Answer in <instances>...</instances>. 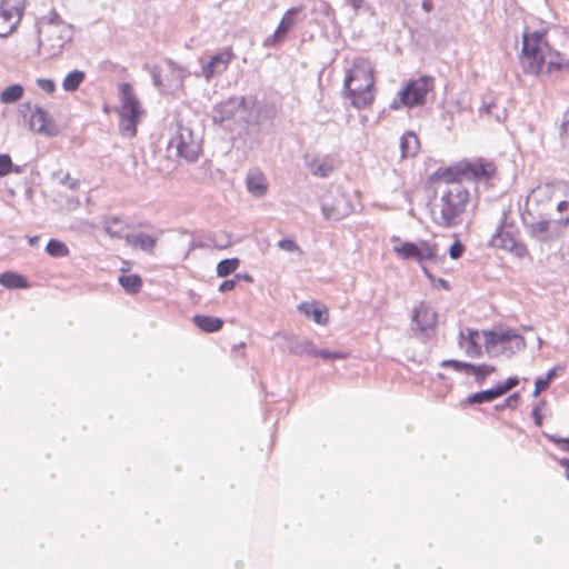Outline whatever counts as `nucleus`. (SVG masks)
<instances>
[{
	"mask_svg": "<svg viewBox=\"0 0 569 569\" xmlns=\"http://www.w3.org/2000/svg\"><path fill=\"white\" fill-rule=\"evenodd\" d=\"M276 110L272 106L260 102L256 97L233 96L216 103L210 112L213 124L230 128L239 123L246 130L258 128L263 120H272Z\"/></svg>",
	"mask_w": 569,
	"mask_h": 569,
	"instance_id": "f257e3e1",
	"label": "nucleus"
},
{
	"mask_svg": "<svg viewBox=\"0 0 569 569\" xmlns=\"http://www.w3.org/2000/svg\"><path fill=\"white\" fill-rule=\"evenodd\" d=\"M443 186H439L441 194L431 209L432 221L443 228H453L462 223L469 191L457 181L453 169L449 168L441 174Z\"/></svg>",
	"mask_w": 569,
	"mask_h": 569,
	"instance_id": "f03ea898",
	"label": "nucleus"
},
{
	"mask_svg": "<svg viewBox=\"0 0 569 569\" xmlns=\"http://www.w3.org/2000/svg\"><path fill=\"white\" fill-rule=\"evenodd\" d=\"M520 62L526 73L538 74L547 66V71L560 70L567 66V60L553 52L546 41L545 34L538 31L522 34Z\"/></svg>",
	"mask_w": 569,
	"mask_h": 569,
	"instance_id": "7ed1b4c3",
	"label": "nucleus"
},
{
	"mask_svg": "<svg viewBox=\"0 0 569 569\" xmlns=\"http://www.w3.org/2000/svg\"><path fill=\"white\" fill-rule=\"evenodd\" d=\"M38 48L41 54L56 57L73 38L72 26L64 22L57 12L41 17L37 22Z\"/></svg>",
	"mask_w": 569,
	"mask_h": 569,
	"instance_id": "20e7f679",
	"label": "nucleus"
},
{
	"mask_svg": "<svg viewBox=\"0 0 569 569\" xmlns=\"http://www.w3.org/2000/svg\"><path fill=\"white\" fill-rule=\"evenodd\" d=\"M557 211L566 213L559 219H545L537 212L525 210L521 220L527 233L537 241L549 242L558 239L569 226V201L561 200L556 206Z\"/></svg>",
	"mask_w": 569,
	"mask_h": 569,
	"instance_id": "39448f33",
	"label": "nucleus"
},
{
	"mask_svg": "<svg viewBox=\"0 0 569 569\" xmlns=\"http://www.w3.org/2000/svg\"><path fill=\"white\" fill-rule=\"evenodd\" d=\"M373 74L370 66L365 62H356L345 78L343 88L351 104L357 109L369 107L373 101Z\"/></svg>",
	"mask_w": 569,
	"mask_h": 569,
	"instance_id": "423d86ee",
	"label": "nucleus"
},
{
	"mask_svg": "<svg viewBox=\"0 0 569 569\" xmlns=\"http://www.w3.org/2000/svg\"><path fill=\"white\" fill-rule=\"evenodd\" d=\"M485 348L490 357H512L526 347L525 338L515 329L483 331Z\"/></svg>",
	"mask_w": 569,
	"mask_h": 569,
	"instance_id": "0eeeda50",
	"label": "nucleus"
},
{
	"mask_svg": "<svg viewBox=\"0 0 569 569\" xmlns=\"http://www.w3.org/2000/svg\"><path fill=\"white\" fill-rule=\"evenodd\" d=\"M119 130L123 137L132 138L137 133V123L142 113L141 104L130 83L120 86Z\"/></svg>",
	"mask_w": 569,
	"mask_h": 569,
	"instance_id": "6e6552de",
	"label": "nucleus"
},
{
	"mask_svg": "<svg viewBox=\"0 0 569 569\" xmlns=\"http://www.w3.org/2000/svg\"><path fill=\"white\" fill-rule=\"evenodd\" d=\"M433 84L435 79L429 76H421L416 80H410L398 92V99L390 103V108L398 110L401 106L412 108L425 104L427 94L433 90Z\"/></svg>",
	"mask_w": 569,
	"mask_h": 569,
	"instance_id": "1a4fd4ad",
	"label": "nucleus"
},
{
	"mask_svg": "<svg viewBox=\"0 0 569 569\" xmlns=\"http://www.w3.org/2000/svg\"><path fill=\"white\" fill-rule=\"evenodd\" d=\"M168 151H174L177 157L188 162H194L201 152V143L200 140L193 136L190 128L179 123L177 124L174 134L169 140Z\"/></svg>",
	"mask_w": 569,
	"mask_h": 569,
	"instance_id": "9d476101",
	"label": "nucleus"
},
{
	"mask_svg": "<svg viewBox=\"0 0 569 569\" xmlns=\"http://www.w3.org/2000/svg\"><path fill=\"white\" fill-rule=\"evenodd\" d=\"M455 171L453 176L457 181H460L461 179L488 181L496 172V166L491 161L478 159L456 167Z\"/></svg>",
	"mask_w": 569,
	"mask_h": 569,
	"instance_id": "9b49d317",
	"label": "nucleus"
},
{
	"mask_svg": "<svg viewBox=\"0 0 569 569\" xmlns=\"http://www.w3.org/2000/svg\"><path fill=\"white\" fill-rule=\"evenodd\" d=\"M24 108L30 112L29 127L32 131L46 137L59 134V127L48 111L40 106H31L30 103H26Z\"/></svg>",
	"mask_w": 569,
	"mask_h": 569,
	"instance_id": "f8f14e48",
	"label": "nucleus"
},
{
	"mask_svg": "<svg viewBox=\"0 0 569 569\" xmlns=\"http://www.w3.org/2000/svg\"><path fill=\"white\" fill-rule=\"evenodd\" d=\"M491 244L507 250L518 258H523L528 254L526 244L519 241L511 230H506L502 224L497 228L496 233L492 236Z\"/></svg>",
	"mask_w": 569,
	"mask_h": 569,
	"instance_id": "ddd939ff",
	"label": "nucleus"
},
{
	"mask_svg": "<svg viewBox=\"0 0 569 569\" xmlns=\"http://www.w3.org/2000/svg\"><path fill=\"white\" fill-rule=\"evenodd\" d=\"M352 206L349 199L343 193H337L332 202L326 199L321 203V211L327 220H341L352 212Z\"/></svg>",
	"mask_w": 569,
	"mask_h": 569,
	"instance_id": "4468645a",
	"label": "nucleus"
},
{
	"mask_svg": "<svg viewBox=\"0 0 569 569\" xmlns=\"http://www.w3.org/2000/svg\"><path fill=\"white\" fill-rule=\"evenodd\" d=\"M483 331L467 328L459 333V347L470 358H478L482 355Z\"/></svg>",
	"mask_w": 569,
	"mask_h": 569,
	"instance_id": "2eb2a0df",
	"label": "nucleus"
},
{
	"mask_svg": "<svg viewBox=\"0 0 569 569\" xmlns=\"http://www.w3.org/2000/svg\"><path fill=\"white\" fill-rule=\"evenodd\" d=\"M412 322L417 325L421 333L429 337L430 331L436 326L437 313L431 307L421 302L413 310Z\"/></svg>",
	"mask_w": 569,
	"mask_h": 569,
	"instance_id": "dca6fc26",
	"label": "nucleus"
},
{
	"mask_svg": "<svg viewBox=\"0 0 569 569\" xmlns=\"http://www.w3.org/2000/svg\"><path fill=\"white\" fill-rule=\"evenodd\" d=\"M555 196L553 186L546 183L540 184L537 188L532 189L530 194L526 201V209L537 212L538 216H541L540 206L548 203Z\"/></svg>",
	"mask_w": 569,
	"mask_h": 569,
	"instance_id": "f3484780",
	"label": "nucleus"
},
{
	"mask_svg": "<svg viewBox=\"0 0 569 569\" xmlns=\"http://www.w3.org/2000/svg\"><path fill=\"white\" fill-rule=\"evenodd\" d=\"M232 53L229 51L219 52L213 54L210 60L202 66V74L207 80L216 74L224 72L231 61Z\"/></svg>",
	"mask_w": 569,
	"mask_h": 569,
	"instance_id": "a211bd4d",
	"label": "nucleus"
},
{
	"mask_svg": "<svg viewBox=\"0 0 569 569\" xmlns=\"http://www.w3.org/2000/svg\"><path fill=\"white\" fill-rule=\"evenodd\" d=\"M301 12V8L293 7L286 11L278 28L271 37L266 40V46L274 44L278 40L282 39L283 36L296 24L298 16Z\"/></svg>",
	"mask_w": 569,
	"mask_h": 569,
	"instance_id": "6ab92c4d",
	"label": "nucleus"
},
{
	"mask_svg": "<svg viewBox=\"0 0 569 569\" xmlns=\"http://www.w3.org/2000/svg\"><path fill=\"white\" fill-rule=\"evenodd\" d=\"M246 184L248 191L254 197L263 196L268 188L267 180L259 170H251L247 174Z\"/></svg>",
	"mask_w": 569,
	"mask_h": 569,
	"instance_id": "aec40b11",
	"label": "nucleus"
},
{
	"mask_svg": "<svg viewBox=\"0 0 569 569\" xmlns=\"http://www.w3.org/2000/svg\"><path fill=\"white\" fill-rule=\"evenodd\" d=\"M419 248V256H418V263L422 267L423 273L428 278H432L429 270L423 266L425 261L427 260H435L437 258V244L431 243L427 240H420L418 242Z\"/></svg>",
	"mask_w": 569,
	"mask_h": 569,
	"instance_id": "412c9836",
	"label": "nucleus"
},
{
	"mask_svg": "<svg viewBox=\"0 0 569 569\" xmlns=\"http://www.w3.org/2000/svg\"><path fill=\"white\" fill-rule=\"evenodd\" d=\"M127 242L146 252L151 253L156 247L157 239L150 234L138 232L126 236Z\"/></svg>",
	"mask_w": 569,
	"mask_h": 569,
	"instance_id": "4be33fe9",
	"label": "nucleus"
},
{
	"mask_svg": "<svg viewBox=\"0 0 569 569\" xmlns=\"http://www.w3.org/2000/svg\"><path fill=\"white\" fill-rule=\"evenodd\" d=\"M22 17L17 12L0 9V37L6 38L13 32Z\"/></svg>",
	"mask_w": 569,
	"mask_h": 569,
	"instance_id": "5701e85b",
	"label": "nucleus"
},
{
	"mask_svg": "<svg viewBox=\"0 0 569 569\" xmlns=\"http://www.w3.org/2000/svg\"><path fill=\"white\" fill-rule=\"evenodd\" d=\"M420 148V142L416 133L408 131L400 139V149L402 158L413 157Z\"/></svg>",
	"mask_w": 569,
	"mask_h": 569,
	"instance_id": "b1692460",
	"label": "nucleus"
},
{
	"mask_svg": "<svg viewBox=\"0 0 569 569\" xmlns=\"http://www.w3.org/2000/svg\"><path fill=\"white\" fill-rule=\"evenodd\" d=\"M308 167L312 174L321 178L328 177L335 170V164L329 158L312 159L308 162Z\"/></svg>",
	"mask_w": 569,
	"mask_h": 569,
	"instance_id": "393cba45",
	"label": "nucleus"
},
{
	"mask_svg": "<svg viewBox=\"0 0 569 569\" xmlns=\"http://www.w3.org/2000/svg\"><path fill=\"white\" fill-rule=\"evenodd\" d=\"M193 322L204 332H217L223 326V321L220 318L202 315L194 316Z\"/></svg>",
	"mask_w": 569,
	"mask_h": 569,
	"instance_id": "a878e982",
	"label": "nucleus"
},
{
	"mask_svg": "<svg viewBox=\"0 0 569 569\" xmlns=\"http://www.w3.org/2000/svg\"><path fill=\"white\" fill-rule=\"evenodd\" d=\"M298 309L307 317H311L318 325H326L328 321L327 310L317 307L312 302H302L299 305Z\"/></svg>",
	"mask_w": 569,
	"mask_h": 569,
	"instance_id": "bb28decb",
	"label": "nucleus"
},
{
	"mask_svg": "<svg viewBox=\"0 0 569 569\" xmlns=\"http://www.w3.org/2000/svg\"><path fill=\"white\" fill-rule=\"evenodd\" d=\"M499 397H501V396H500L497 387H493V388H490L487 390H482V391H478V392L469 395L467 397V399L465 400V403H468V405L488 403V402L496 400Z\"/></svg>",
	"mask_w": 569,
	"mask_h": 569,
	"instance_id": "cd10ccee",
	"label": "nucleus"
},
{
	"mask_svg": "<svg viewBox=\"0 0 569 569\" xmlns=\"http://www.w3.org/2000/svg\"><path fill=\"white\" fill-rule=\"evenodd\" d=\"M0 284L8 289H22L28 287V281L19 273L6 271L0 274Z\"/></svg>",
	"mask_w": 569,
	"mask_h": 569,
	"instance_id": "c85d7f7f",
	"label": "nucleus"
},
{
	"mask_svg": "<svg viewBox=\"0 0 569 569\" xmlns=\"http://www.w3.org/2000/svg\"><path fill=\"white\" fill-rule=\"evenodd\" d=\"M342 9L347 11L350 19L361 13L372 14L371 8L366 0H345Z\"/></svg>",
	"mask_w": 569,
	"mask_h": 569,
	"instance_id": "c756f323",
	"label": "nucleus"
},
{
	"mask_svg": "<svg viewBox=\"0 0 569 569\" xmlns=\"http://www.w3.org/2000/svg\"><path fill=\"white\" fill-rule=\"evenodd\" d=\"M289 351L297 356L316 357V346L307 339L291 341Z\"/></svg>",
	"mask_w": 569,
	"mask_h": 569,
	"instance_id": "7c9ffc66",
	"label": "nucleus"
},
{
	"mask_svg": "<svg viewBox=\"0 0 569 569\" xmlns=\"http://www.w3.org/2000/svg\"><path fill=\"white\" fill-rule=\"evenodd\" d=\"M393 251L403 260H415L418 262V242H403L399 247H393Z\"/></svg>",
	"mask_w": 569,
	"mask_h": 569,
	"instance_id": "2f4dec72",
	"label": "nucleus"
},
{
	"mask_svg": "<svg viewBox=\"0 0 569 569\" xmlns=\"http://www.w3.org/2000/svg\"><path fill=\"white\" fill-rule=\"evenodd\" d=\"M104 231L112 238H121L126 223L118 217H110L103 220Z\"/></svg>",
	"mask_w": 569,
	"mask_h": 569,
	"instance_id": "473e14b6",
	"label": "nucleus"
},
{
	"mask_svg": "<svg viewBox=\"0 0 569 569\" xmlns=\"http://www.w3.org/2000/svg\"><path fill=\"white\" fill-rule=\"evenodd\" d=\"M119 283L128 293H137L142 287V279L138 274H122L119 277Z\"/></svg>",
	"mask_w": 569,
	"mask_h": 569,
	"instance_id": "72a5a7b5",
	"label": "nucleus"
},
{
	"mask_svg": "<svg viewBox=\"0 0 569 569\" xmlns=\"http://www.w3.org/2000/svg\"><path fill=\"white\" fill-rule=\"evenodd\" d=\"M23 96V87L21 84H11L0 93V101L2 103H14Z\"/></svg>",
	"mask_w": 569,
	"mask_h": 569,
	"instance_id": "f704fd0d",
	"label": "nucleus"
},
{
	"mask_svg": "<svg viewBox=\"0 0 569 569\" xmlns=\"http://www.w3.org/2000/svg\"><path fill=\"white\" fill-rule=\"evenodd\" d=\"M84 80V72L80 70H73L69 72L62 82V87L66 91L72 92L76 91L81 82Z\"/></svg>",
	"mask_w": 569,
	"mask_h": 569,
	"instance_id": "c9c22d12",
	"label": "nucleus"
},
{
	"mask_svg": "<svg viewBox=\"0 0 569 569\" xmlns=\"http://www.w3.org/2000/svg\"><path fill=\"white\" fill-rule=\"evenodd\" d=\"M46 252L51 257L62 258L69 254V249L64 242L57 239H50L46 246Z\"/></svg>",
	"mask_w": 569,
	"mask_h": 569,
	"instance_id": "e433bc0d",
	"label": "nucleus"
},
{
	"mask_svg": "<svg viewBox=\"0 0 569 569\" xmlns=\"http://www.w3.org/2000/svg\"><path fill=\"white\" fill-rule=\"evenodd\" d=\"M496 368L486 363L482 365H472L468 375H472L477 383L481 385L486 380V378L495 372Z\"/></svg>",
	"mask_w": 569,
	"mask_h": 569,
	"instance_id": "4c0bfd02",
	"label": "nucleus"
},
{
	"mask_svg": "<svg viewBox=\"0 0 569 569\" xmlns=\"http://www.w3.org/2000/svg\"><path fill=\"white\" fill-rule=\"evenodd\" d=\"M238 258L223 259L217 264L218 277H228L233 273L239 266Z\"/></svg>",
	"mask_w": 569,
	"mask_h": 569,
	"instance_id": "58836bf2",
	"label": "nucleus"
},
{
	"mask_svg": "<svg viewBox=\"0 0 569 569\" xmlns=\"http://www.w3.org/2000/svg\"><path fill=\"white\" fill-rule=\"evenodd\" d=\"M26 0H0V9H6L10 12H17L22 17L24 11Z\"/></svg>",
	"mask_w": 569,
	"mask_h": 569,
	"instance_id": "ea45409f",
	"label": "nucleus"
},
{
	"mask_svg": "<svg viewBox=\"0 0 569 569\" xmlns=\"http://www.w3.org/2000/svg\"><path fill=\"white\" fill-rule=\"evenodd\" d=\"M150 73H151V78H152V83L156 88H158L159 90L162 91L168 87L164 83V80L162 77L163 69L161 67L153 66L150 70Z\"/></svg>",
	"mask_w": 569,
	"mask_h": 569,
	"instance_id": "a19ab883",
	"label": "nucleus"
},
{
	"mask_svg": "<svg viewBox=\"0 0 569 569\" xmlns=\"http://www.w3.org/2000/svg\"><path fill=\"white\" fill-rule=\"evenodd\" d=\"M440 365H441V367H451L458 372L465 371L467 375H468L470 368H472V363L453 360V359L443 360Z\"/></svg>",
	"mask_w": 569,
	"mask_h": 569,
	"instance_id": "79ce46f5",
	"label": "nucleus"
},
{
	"mask_svg": "<svg viewBox=\"0 0 569 569\" xmlns=\"http://www.w3.org/2000/svg\"><path fill=\"white\" fill-rule=\"evenodd\" d=\"M167 69L172 79H174V81L177 82V86H181L183 79V70L177 67L171 60L167 62Z\"/></svg>",
	"mask_w": 569,
	"mask_h": 569,
	"instance_id": "37998d69",
	"label": "nucleus"
},
{
	"mask_svg": "<svg viewBox=\"0 0 569 569\" xmlns=\"http://www.w3.org/2000/svg\"><path fill=\"white\" fill-rule=\"evenodd\" d=\"M518 383H519V379L517 377H509L505 382H500L496 387H497L500 396H503L508 391L513 389Z\"/></svg>",
	"mask_w": 569,
	"mask_h": 569,
	"instance_id": "c03bdc74",
	"label": "nucleus"
},
{
	"mask_svg": "<svg viewBox=\"0 0 569 569\" xmlns=\"http://www.w3.org/2000/svg\"><path fill=\"white\" fill-rule=\"evenodd\" d=\"M549 441L553 442L561 450L569 452V438H561L557 435H546Z\"/></svg>",
	"mask_w": 569,
	"mask_h": 569,
	"instance_id": "a18cd8bd",
	"label": "nucleus"
},
{
	"mask_svg": "<svg viewBox=\"0 0 569 569\" xmlns=\"http://www.w3.org/2000/svg\"><path fill=\"white\" fill-rule=\"evenodd\" d=\"M465 246L458 239L449 248V256L453 260L461 258Z\"/></svg>",
	"mask_w": 569,
	"mask_h": 569,
	"instance_id": "49530a36",
	"label": "nucleus"
},
{
	"mask_svg": "<svg viewBox=\"0 0 569 569\" xmlns=\"http://www.w3.org/2000/svg\"><path fill=\"white\" fill-rule=\"evenodd\" d=\"M12 169V161L8 154H0V177H6Z\"/></svg>",
	"mask_w": 569,
	"mask_h": 569,
	"instance_id": "de8ad7c7",
	"label": "nucleus"
},
{
	"mask_svg": "<svg viewBox=\"0 0 569 569\" xmlns=\"http://www.w3.org/2000/svg\"><path fill=\"white\" fill-rule=\"evenodd\" d=\"M278 247L281 250L288 251V252H300L299 246L291 239H281L278 241Z\"/></svg>",
	"mask_w": 569,
	"mask_h": 569,
	"instance_id": "09e8293b",
	"label": "nucleus"
},
{
	"mask_svg": "<svg viewBox=\"0 0 569 569\" xmlns=\"http://www.w3.org/2000/svg\"><path fill=\"white\" fill-rule=\"evenodd\" d=\"M518 400H519V393H512L511 396H509L503 403L501 405H497L496 406V410L500 411V410H503L506 408H510V409H515L517 403H518Z\"/></svg>",
	"mask_w": 569,
	"mask_h": 569,
	"instance_id": "8fccbe9b",
	"label": "nucleus"
},
{
	"mask_svg": "<svg viewBox=\"0 0 569 569\" xmlns=\"http://www.w3.org/2000/svg\"><path fill=\"white\" fill-rule=\"evenodd\" d=\"M38 87L47 93H52L56 89L54 82L47 78H39L37 80Z\"/></svg>",
	"mask_w": 569,
	"mask_h": 569,
	"instance_id": "3c124183",
	"label": "nucleus"
},
{
	"mask_svg": "<svg viewBox=\"0 0 569 569\" xmlns=\"http://www.w3.org/2000/svg\"><path fill=\"white\" fill-rule=\"evenodd\" d=\"M550 386V382L546 378H537L535 381V390L533 396H539L540 392L547 390Z\"/></svg>",
	"mask_w": 569,
	"mask_h": 569,
	"instance_id": "603ef678",
	"label": "nucleus"
},
{
	"mask_svg": "<svg viewBox=\"0 0 569 569\" xmlns=\"http://www.w3.org/2000/svg\"><path fill=\"white\" fill-rule=\"evenodd\" d=\"M60 183L63 186H68L69 189L76 190L79 187L78 180H71L69 173H64L63 177L60 179Z\"/></svg>",
	"mask_w": 569,
	"mask_h": 569,
	"instance_id": "864d4df0",
	"label": "nucleus"
},
{
	"mask_svg": "<svg viewBox=\"0 0 569 569\" xmlns=\"http://www.w3.org/2000/svg\"><path fill=\"white\" fill-rule=\"evenodd\" d=\"M234 287H236V279L224 280L223 282L220 283L219 291L227 292V291L234 289Z\"/></svg>",
	"mask_w": 569,
	"mask_h": 569,
	"instance_id": "5fc2aeb1",
	"label": "nucleus"
},
{
	"mask_svg": "<svg viewBox=\"0 0 569 569\" xmlns=\"http://www.w3.org/2000/svg\"><path fill=\"white\" fill-rule=\"evenodd\" d=\"M532 418H533L536 426L540 427L542 425V416L540 413L539 407H535L532 409Z\"/></svg>",
	"mask_w": 569,
	"mask_h": 569,
	"instance_id": "6e6d98bb",
	"label": "nucleus"
},
{
	"mask_svg": "<svg viewBox=\"0 0 569 569\" xmlns=\"http://www.w3.org/2000/svg\"><path fill=\"white\" fill-rule=\"evenodd\" d=\"M330 352H331V351L326 350V349H317V348H316V357H321V358H322L323 360H326V361L331 360Z\"/></svg>",
	"mask_w": 569,
	"mask_h": 569,
	"instance_id": "4d7b16f0",
	"label": "nucleus"
},
{
	"mask_svg": "<svg viewBox=\"0 0 569 569\" xmlns=\"http://www.w3.org/2000/svg\"><path fill=\"white\" fill-rule=\"evenodd\" d=\"M558 462L565 469L566 478L569 480V459L568 458L558 459Z\"/></svg>",
	"mask_w": 569,
	"mask_h": 569,
	"instance_id": "13d9d810",
	"label": "nucleus"
},
{
	"mask_svg": "<svg viewBox=\"0 0 569 569\" xmlns=\"http://www.w3.org/2000/svg\"><path fill=\"white\" fill-rule=\"evenodd\" d=\"M562 130L569 137V108L565 114V120L562 122Z\"/></svg>",
	"mask_w": 569,
	"mask_h": 569,
	"instance_id": "bf43d9fd",
	"label": "nucleus"
},
{
	"mask_svg": "<svg viewBox=\"0 0 569 569\" xmlns=\"http://www.w3.org/2000/svg\"><path fill=\"white\" fill-rule=\"evenodd\" d=\"M330 356H331V360H339V359H345L347 357V353L342 352V351H331Z\"/></svg>",
	"mask_w": 569,
	"mask_h": 569,
	"instance_id": "052dcab7",
	"label": "nucleus"
},
{
	"mask_svg": "<svg viewBox=\"0 0 569 569\" xmlns=\"http://www.w3.org/2000/svg\"><path fill=\"white\" fill-rule=\"evenodd\" d=\"M433 8V4H432V1L431 0H423L422 1V9L426 11V12H430Z\"/></svg>",
	"mask_w": 569,
	"mask_h": 569,
	"instance_id": "680f3d73",
	"label": "nucleus"
},
{
	"mask_svg": "<svg viewBox=\"0 0 569 569\" xmlns=\"http://www.w3.org/2000/svg\"><path fill=\"white\" fill-rule=\"evenodd\" d=\"M556 371L557 369L556 368H552L548 371L547 376L545 377L546 379H548V381L551 383V381L555 379L556 377Z\"/></svg>",
	"mask_w": 569,
	"mask_h": 569,
	"instance_id": "e2e57ef3",
	"label": "nucleus"
},
{
	"mask_svg": "<svg viewBox=\"0 0 569 569\" xmlns=\"http://www.w3.org/2000/svg\"><path fill=\"white\" fill-rule=\"evenodd\" d=\"M323 7H325V13L330 17L331 14H333V9L330 7L329 3L325 2L323 3Z\"/></svg>",
	"mask_w": 569,
	"mask_h": 569,
	"instance_id": "0e129e2a",
	"label": "nucleus"
},
{
	"mask_svg": "<svg viewBox=\"0 0 569 569\" xmlns=\"http://www.w3.org/2000/svg\"><path fill=\"white\" fill-rule=\"evenodd\" d=\"M240 278H242L243 280L249 281V282H251V281H252V277H251V276H249V274H243V276H241V274H239V273H238V274H236V277H234V279H236V280H237V279H240Z\"/></svg>",
	"mask_w": 569,
	"mask_h": 569,
	"instance_id": "69168bd1",
	"label": "nucleus"
},
{
	"mask_svg": "<svg viewBox=\"0 0 569 569\" xmlns=\"http://www.w3.org/2000/svg\"><path fill=\"white\" fill-rule=\"evenodd\" d=\"M438 282H439V284H440L441 287H443L445 289H449V284H448V282H447L445 279L439 278V279H438Z\"/></svg>",
	"mask_w": 569,
	"mask_h": 569,
	"instance_id": "338daca9",
	"label": "nucleus"
},
{
	"mask_svg": "<svg viewBox=\"0 0 569 569\" xmlns=\"http://www.w3.org/2000/svg\"><path fill=\"white\" fill-rule=\"evenodd\" d=\"M39 238L38 237H31L29 238V243L30 246H36L37 242H38Z\"/></svg>",
	"mask_w": 569,
	"mask_h": 569,
	"instance_id": "774afa93",
	"label": "nucleus"
}]
</instances>
